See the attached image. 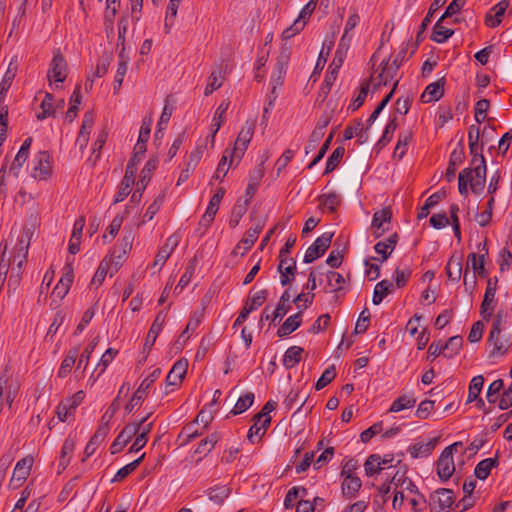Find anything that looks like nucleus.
<instances>
[{"label":"nucleus","instance_id":"nucleus-1","mask_svg":"<svg viewBox=\"0 0 512 512\" xmlns=\"http://www.w3.org/2000/svg\"><path fill=\"white\" fill-rule=\"evenodd\" d=\"M381 71L374 72L368 80H365L360 85L358 96H367L371 94H383V96H393L398 80L396 79L399 70L398 59H393L392 62L388 59L380 63Z\"/></svg>","mask_w":512,"mask_h":512},{"label":"nucleus","instance_id":"nucleus-2","mask_svg":"<svg viewBox=\"0 0 512 512\" xmlns=\"http://www.w3.org/2000/svg\"><path fill=\"white\" fill-rule=\"evenodd\" d=\"M291 56V47L287 45H283L281 47V51L279 56L277 57V61L275 64V69L271 75V93L276 94L277 88L281 87L284 82V77L286 75L287 67L289 64Z\"/></svg>","mask_w":512,"mask_h":512},{"label":"nucleus","instance_id":"nucleus-3","mask_svg":"<svg viewBox=\"0 0 512 512\" xmlns=\"http://www.w3.org/2000/svg\"><path fill=\"white\" fill-rule=\"evenodd\" d=\"M161 375V369H154L139 385L130 401L125 405L124 409L127 413H131L136 406H140L148 395V391L155 381Z\"/></svg>","mask_w":512,"mask_h":512},{"label":"nucleus","instance_id":"nucleus-4","mask_svg":"<svg viewBox=\"0 0 512 512\" xmlns=\"http://www.w3.org/2000/svg\"><path fill=\"white\" fill-rule=\"evenodd\" d=\"M462 446V442H455L446 447L438 461H437V474L442 481H447L455 471V465L453 460V453L457 450V447Z\"/></svg>","mask_w":512,"mask_h":512},{"label":"nucleus","instance_id":"nucleus-5","mask_svg":"<svg viewBox=\"0 0 512 512\" xmlns=\"http://www.w3.org/2000/svg\"><path fill=\"white\" fill-rule=\"evenodd\" d=\"M254 129L255 122L246 121L245 125L242 127L241 131L238 134V137L234 144V148L232 150H229L231 156L230 164L233 163L234 157L241 159V157L244 155L253 137Z\"/></svg>","mask_w":512,"mask_h":512},{"label":"nucleus","instance_id":"nucleus-6","mask_svg":"<svg viewBox=\"0 0 512 512\" xmlns=\"http://www.w3.org/2000/svg\"><path fill=\"white\" fill-rule=\"evenodd\" d=\"M47 77L50 85L54 83L56 86H58V83L64 82L67 77V63L59 49L54 52Z\"/></svg>","mask_w":512,"mask_h":512},{"label":"nucleus","instance_id":"nucleus-7","mask_svg":"<svg viewBox=\"0 0 512 512\" xmlns=\"http://www.w3.org/2000/svg\"><path fill=\"white\" fill-rule=\"evenodd\" d=\"M52 158L48 151H39L34 158L32 177L47 180L52 174Z\"/></svg>","mask_w":512,"mask_h":512},{"label":"nucleus","instance_id":"nucleus-8","mask_svg":"<svg viewBox=\"0 0 512 512\" xmlns=\"http://www.w3.org/2000/svg\"><path fill=\"white\" fill-rule=\"evenodd\" d=\"M333 238V233L325 232L318 237L314 243L307 249L304 256V263H312L319 257L325 254L330 247Z\"/></svg>","mask_w":512,"mask_h":512},{"label":"nucleus","instance_id":"nucleus-9","mask_svg":"<svg viewBox=\"0 0 512 512\" xmlns=\"http://www.w3.org/2000/svg\"><path fill=\"white\" fill-rule=\"evenodd\" d=\"M264 225V221L259 220L254 227L249 228V230L246 232L245 237H243L241 241L235 246L231 254L233 256H243L248 250H250L254 245L255 241L258 239V236L262 231Z\"/></svg>","mask_w":512,"mask_h":512},{"label":"nucleus","instance_id":"nucleus-10","mask_svg":"<svg viewBox=\"0 0 512 512\" xmlns=\"http://www.w3.org/2000/svg\"><path fill=\"white\" fill-rule=\"evenodd\" d=\"M497 283V277L489 278L487 281V287L480 309V314L484 320H488L494 310V299L497 290Z\"/></svg>","mask_w":512,"mask_h":512},{"label":"nucleus","instance_id":"nucleus-11","mask_svg":"<svg viewBox=\"0 0 512 512\" xmlns=\"http://www.w3.org/2000/svg\"><path fill=\"white\" fill-rule=\"evenodd\" d=\"M7 369L0 375V397L5 396L6 402L11 405L18 394L20 384L17 379L8 375Z\"/></svg>","mask_w":512,"mask_h":512},{"label":"nucleus","instance_id":"nucleus-12","mask_svg":"<svg viewBox=\"0 0 512 512\" xmlns=\"http://www.w3.org/2000/svg\"><path fill=\"white\" fill-rule=\"evenodd\" d=\"M37 225V216L31 214L25 226L23 227L22 235L18 237V244L16 248L20 252H24V258L28 256V248L30 245V241L34 235Z\"/></svg>","mask_w":512,"mask_h":512},{"label":"nucleus","instance_id":"nucleus-13","mask_svg":"<svg viewBox=\"0 0 512 512\" xmlns=\"http://www.w3.org/2000/svg\"><path fill=\"white\" fill-rule=\"evenodd\" d=\"M289 300L290 293L288 290H285L280 296L277 306H275V311L271 315L267 314L266 312L268 310V307H266L261 315V320H271L273 323H276L277 320H281L291 309Z\"/></svg>","mask_w":512,"mask_h":512},{"label":"nucleus","instance_id":"nucleus-14","mask_svg":"<svg viewBox=\"0 0 512 512\" xmlns=\"http://www.w3.org/2000/svg\"><path fill=\"white\" fill-rule=\"evenodd\" d=\"M278 259L279 264L277 270L280 273V282L282 286H286L295 279L297 272L296 260L290 257H283Z\"/></svg>","mask_w":512,"mask_h":512},{"label":"nucleus","instance_id":"nucleus-15","mask_svg":"<svg viewBox=\"0 0 512 512\" xmlns=\"http://www.w3.org/2000/svg\"><path fill=\"white\" fill-rule=\"evenodd\" d=\"M486 161L484 156H481L479 164L474 167V178L470 179L469 185L474 194H481L485 187L486 182Z\"/></svg>","mask_w":512,"mask_h":512},{"label":"nucleus","instance_id":"nucleus-16","mask_svg":"<svg viewBox=\"0 0 512 512\" xmlns=\"http://www.w3.org/2000/svg\"><path fill=\"white\" fill-rule=\"evenodd\" d=\"M135 435V426L129 423L125 425L110 446L111 454H117L121 452Z\"/></svg>","mask_w":512,"mask_h":512},{"label":"nucleus","instance_id":"nucleus-17","mask_svg":"<svg viewBox=\"0 0 512 512\" xmlns=\"http://www.w3.org/2000/svg\"><path fill=\"white\" fill-rule=\"evenodd\" d=\"M187 369L188 362L186 359L176 361L166 377V387L179 385L184 379Z\"/></svg>","mask_w":512,"mask_h":512},{"label":"nucleus","instance_id":"nucleus-18","mask_svg":"<svg viewBox=\"0 0 512 512\" xmlns=\"http://www.w3.org/2000/svg\"><path fill=\"white\" fill-rule=\"evenodd\" d=\"M179 243L178 236L172 235L167 238L165 244L159 249L153 262V267L159 266V270L166 263L170 255Z\"/></svg>","mask_w":512,"mask_h":512},{"label":"nucleus","instance_id":"nucleus-19","mask_svg":"<svg viewBox=\"0 0 512 512\" xmlns=\"http://www.w3.org/2000/svg\"><path fill=\"white\" fill-rule=\"evenodd\" d=\"M167 313L162 310L157 313L145 340L144 349L150 350L154 345L157 336L162 331L163 325L166 320Z\"/></svg>","mask_w":512,"mask_h":512},{"label":"nucleus","instance_id":"nucleus-20","mask_svg":"<svg viewBox=\"0 0 512 512\" xmlns=\"http://www.w3.org/2000/svg\"><path fill=\"white\" fill-rule=\"evenodd\" d=\"M202 154H203V150L201 147L196 148L195 150H193L190 153L189 159L186 163V167L181 171V173L178 177V180H177L178 186L181 185V183L185 182L189 178L190 173L194 171V169L196 168L200 159L202 158Z\"/></svg>","mask_w":512,"mask_h":512},{"label":"nucleus","instance_id":"nucleus-21","mask_svg":"<svg viewBox=\"0 0 512 512\" xmlns=\"http://www.w3.org/2000/svg\"><path fill=\"white\" fill-rule=\"evenodd\" d=\"M66 272L62 275L57 285L53 290V294L59 298H63L69 291L71 284L73 282V268L71 264H67L65 266Z\"/></svg>","mask_w":512,"mask_h":512},{"label":"nucleus","instance_id":"nucleus-22","mask_svg":"<svg viewBox=\"0 0 512 512\" xmlns=\"http://www.w3.org/2000/svg\"><path fill=\"white\" fill-rule=\"evenodd\" d=\"M446 0H434L432 4L430 5V8L422 20V23L419 27L418 33L416 35V46L423 41L424 39V33L428 27V25L431 23L433 14L445 4Z\"/></svg>","mask_w":512,"mask_h":512},{"label":"nucleus","instance_id":"nucleus-23","mask_svg":"<svg viewBox=\"0 0 512 512\" xmlns=\"http://www.w3.org/2000/svg\"><path fill=\"white\" fill-rule=\"evenodd\" d=\"M343 63L344 62L340 61V63L337 64V66H336L335 59L333 58L331 64L329 65L324 82L321 86L320 96H322V95L326 96L331 92V88H332L335 80L337 79L338 72H339L341 66L343 65Z\"/></svg>","mask_w":512,"mask_h":512},{"label":"nucleus","instance_id":"nucleus-24","mask_svg":"<svg viewBox=\"0 0 512 512\" xmlns=\"http://www.w3.org/2000/svg\"><path fill=\"white\" fill-rule=\"evenodd\" d=\"M302 323V311H298L296 314L289 316L284 323L279 327L277 335L279 337H285L297 330Z\"/></svg>","mask_w":512,"mask_h":512},{"label":"nucleus","instance_id":"nucleus-25","mask_svg":"<svg viewBox=\"0 0 512 512\" xmlns=\"http://www.w3.org/2000/svg\"><path fill=\"white\" fill-rule=\"evenodd\" d=\"M319 206L327 209L330 213H335L342 203V197L337 192L321 194L318 197Z\"/></svg>","mask_w":512,"mask_h":512},{"label":"nucleus","instance_id":"nucleus-26","mask_svg":"<svg viewBox=\"0 0 512 512\" xmlns=\"http://www.w3.org/2000/svg\"><path fill=\"white\" fill-rule=\"evenodd\" d=\"M229 105H230L229 101H227V100L222 101L214 113V117L212 120L213 121L212 132L210 135L212 145L214 144V139H215L217 132L219 131V129L221 128L222 124L225 121V113L228 110Z\"/></svg>","mask_w":512,"mask_h":512},{"label":"nucleus","instance_id":"nucleus-27","mask_svg":"<svg viewBox=\"0 0 512 512\" xmlns=\"http://www.w3.org/2000/svg\"><path fill=\"white\" fill-rule=\"evenodd\" d=\"M445 271L449 280L459 281L462 275V256L453 254L445 267Z\"/></svg>","mask_w":512,"mask_h":512},{"label":"nucleus","instance_id":"nucleus-28","mask_svg":"<svg viewBox=\"0 0 512 512\" xmlns=\"http://www.w3.org/2000/svg\"><path fill=\"white\" fill-rule=\"evenodd\" d=\"M498 465H499V460H498V452H497L495 457L486 458L484 460H481L475 467L474 475L479 480H485L489 476L491 469L494 467H497Z\"/></svg>","mask_w":512,"mask_h":512},{"label":"nucleus","instance_id":"nucleus-29","mask_svg":"<svg viewBox=\"0 0 512 512\" xmlns=\"http://www.w3.org/2000/svg\"><path fill=\"white\" fill-rule=\"evenodd\" d=\"M437 442V437L427 443L417 442L409 448V453L412 458L427 457L435 449Z\"/></svg>","mask_w":512,"mask_h":512},{"label":"nucleus","instance_id":"nucleus-30","mask_svg":"<svg viewBox=\"0 0 512 512\" xmlns=\"http://www.w3.org/2000/svg\"><path fill=\"white\" fill-rule=\"evenodd\" d=\"M32 464H33V459L30 458V457H25V458L19 460L16 463V466L14 468L11 482H14V481L22 482V481H24L28 477V475L30 473Z\"/></svg>","mask_w":512,"mask_h":512},{"label":"nucleus","instance_id":"nucleus-31","mask_svg":"<svg viewBox=\"0 0 512 512\" xmlns=\"http://www.w3.org/2000/svg\"><path fill=\"white\" fill-rule=\"evenodd\" d=\"M446 196L447 194L445 190H439L430 195L426 199L425 204L421 207L420 211L418 212L417 218L419 220L426 218L430 213V209L435 207L440 201L445 199Z\"/></svg>","mask_w":512,"mask_h":512},{"label":"nucleus","instance_id":"nucleus-32","mask_svg":"<svg viewBox=\"0 0 512 512\" xmlns=\"http://www.w3.org/2000/svg\"><path fill=\"white\" fill-rule=\"evenodd\" d=\"M443 20L441 16L433 27L431 39L436 43H444L454 34L452 29L442 24Z\"/></svg>","mask_w":512,"mask_h":512},{"label":"nucleus","instance_id":"nucleus-33","mask_svg":"<svg viewBox=\"0 0 512 512\" xmlns=\"http://www.w3.org/2000/svg\"><path fill=\"white\" fill-rule=\"evenodd\" d=\"M393 284L389 280H382L375 285L373 291L372 302L374 305H379L383 299L392 292Z\"/></svg>","mask_w":512,"mask_h":512},{"label":"nucleus","instance_id":"nucleus-34","mask_svg":"<svg viewBox=\"0 0 512 512\" xmlns=\"http://www.w3.org/2000/svg\"><path fill=\"white\" fill-rule=\"evenodd\" d=\"M79 353V348L70 349L65 358L63 359L60 368L58 370V377L64 378L66 377L70 371L72 366L75 364L77 356Z\"/></svg>","mask_w":512,"mask_h":512},{"label":"nucleus","instance_id":"nucleus-35","mask_svg":"<svg viewBox=\"0 0 512 512\" xmlns=\"http://www.w3.org/2000/svg\"><path fill=\"white\" fill-rule=\"evenodd\" d=\"M113 262V260H108L107 257H105L99 264L92 280H91V285H101L102 282L104 281L105 277L107 276L108 273L111 274V271L113 270V268L111 267V263Z\"/></svg>","mask_w":512,"mask_h":512},{"label":"nucleus","instance_id":"nucleus-36","mask_svg":"<svg viewBox=\"0 0 512 512\" xmlns=\"http://www.w3.org/2000/svg\"><path fill=\"white\" fill-rule=\"evenodd\" d=\"M74 448V440L71 438H66L61 447V454L59 460V468H61V470H64L69 465Z\"/></svg>","mask_w":512,"mask_h":512},{"label":"nucleus","instance_id":"nucleus-37","mask_svg":"<svg viewBox=\"0 0 512 512\" xmlns=\"http://www.w3.org/2000/svg\"><path fill=\"white\" fill-rule=\"evenodd\" d=\"M181 0H170L167 6L165 21H164V30L165 33H169L171 28L174 26L175 18L177 16V11Z\"/></svg>","mask_w":512,"mask_h":512},{"label":"nucleus","instance_id":"nucleus-38","mask_svg":"<svg viewBox=\"0 0 512 512\" xmlns=\"http://www.w3.org/2000/svg\"><path fill=\"white\" fill-rule=\"evenodd\" d=\"M362 486L360 478L356 475L344 476L342 490L344 495L354 496Z\"/></svg>","mask_w":512,"mask_h":512},{"label":"nucleus","instance_id":"nucleus-39","mask_svg":"<svg viewBox=\"0 0 512 512\" xmlns=\"http://www.w3.org/2000/svg\"><path fill=\"white\" fill-rule=\"evenodd\" d=\"M248 203L247 202H241V200H237L235 205L233 206V209L231 211V216L229 219V226L231 228H235L238 226L241 218L245 215L248 209Z\"/></svg>","mask_w":512,"mask_h":512},{"label":"nucleus","instance_id":"nucleus-40","mask_svg":"<svg viewBox=\"0 0 512 512\" xmlns=\"http://www.w3.org/2000/svg\"><path fill=\"white\" fill-rule=\"evenodd\" d=\"M303 348L299 346H292L288 348L284 354L283 365L286 368H292L301 361V354Z\"/></svg>","mask_w":512,"mask_h":512},{"label":"nucleus","instance_id":"nucleus-41","mask_svg":"<svg viewBox=\"0 0 512 512\" xmlns=\"http://www.w3.org/2000/svg\"><path fill=\"white\" fill-rule=\"evenodd\" d=\"M416 403V399L412 395H401L393 401L389 408V412L397 413L404 409L412 408Z\"/></svg>","mask_w":512,"mask_h":512},{"label":"nucleus","instance_id":"nucleus-42","mask_svg":"<svg viewBox=\"0 0 512 512\" xmlns=\"http://www.w3.org/2000/svg\"><path fill=\"white\" fill-rule=\"evenodd\" d=\"M224 76L220 69L213 70L208 77V82L205 87V96H208L209 94H212L215 90L220 88L223 84Z\"/></svg>","mask_w":512,"mask_h":512},{"label":"nucleus","instance_id":"nucleus-43","mask_svg":"<svg viewBox=\"0 0 512 512\" xmlns=\"http://www.w3.org/2000/svg\"><path fill=\"white\" fill-rule=\"evenodd\" d=\"M351 39L352 37L349 36V34L343 33L334 55L336 66L340 63V61L344 62L350 47Z\"/></svg>","mask_w":512,"mask_h":512},{"label":"nucleus","instance_id":"nucleus-44","mask_svg":"<svg viewBox=\"0 0 512 512\" xmlns=\"http://www.w3.org/2000/svg\"><path fill=\"white\" fill-rule=\"evenodd\" d=\"M392 219V211L390 207H386L374 213L371 227L382 228L385 224L390 225Z\"/></svg>","mask_w":512,"mask_h":512},{"label":"nucleus","instance_id":"nucleus-45","mask_svg":"<svg viewBox=\"0 0 512 512\" xmlns=\"http://www.w3.org/2000/svg\"><path fill=\"white\" fill-rule=\"evenodd\" d=\"M463 345V338L459 335L452 336L448 339L444 347V356L447 358H452L456 354L459 353L460 349Z\"/></svg>","mask_w":512,"mask_h":512},{"label":"nucleus","instance_id":"nucleus-46","mask_svg":"<svg viewBox=\"0 0 512 512\" xmlns=\"http://www.w3.org/2000/svg\"><path fill=\"white\" fill-rule=\"evenodd\" d=\"M438 495V504L441 510L450 508L455 503L454 493L448 488H439L435 491Z\"/></svg>","mask_w":512,"mask_h":512},{"label":"nucleus","instance_id":"nucleus-47","mask_svg":"<svg viewBox=\"0 0 512 512\" xmlns=\"http://www.w3.org/2000/svg\"><path fill=\"white\" fill-rule=\"evenodd\" d=\"M254 393L247 392L243 396H240L232 409L231 413L233 415H238L243 412H245L247 409H249L253 403H254Z\"/></svg>","mask_w":512,"mask_h":512},{"label":"nucleus","instance_id":"nucleus-48","mask_svg":"<svg viewBox=\"0 0 512 512\" xmlns=\"http://www.w3.org/2000/svg\"><path fill=\"white\" fill-rule=\"evenodd\" d=\"M56 98H43V101L40 105L41 112L36 114L38 120H44L48 117H55L57 112V107H55Z\"/></svg>","mask_w":512,"mask_h":512},{"label":"nucleus","instance_id":"nucleus-49","mask_svg":"<svg viewBox=\"0 0 512 512\" xmlns=\"http://www.w3.org/2000/svg\"><path fill=\"white\" fill-rule=\"evenodd\" d=\"M145 457V453H143L139 458L132 461L131 463L125 465L124 467L120 468L114 478L112 479V482H119L125 479L127 476H129L133 471L137 469V467L140 465V463L143 461Z\"/></svg>","mask_w":512,"mask_h":512},{"label":"nucleus","instance_id":"nucleus-50","mask_svg":"<svg viewBox=\"0 0 512 512\" xmlns=\"http://www.w3.org/2000/svg\"><path fill=\"white\" fill-rule=\"evenodd\" d=\"M231 493L230 487L227 485L215 486L209 489V499L220 505Z\"/></svg>","mask_w":512,"mask_h":512},{"label":"nucleus","instance_id":"nucleus-51","mask_svg":"<svg viewBox=\"0 0 512 512\" xmlns=\"http://www.w3.org/2000/svg\"><path fill=\"white\" fill-rule=\"evenodd\" d=\"M218 440L219 436L217 433H213L207 436L206 438L202 439L195 450V454L206 456L208 453L211 452V450L214 448Z\"/></svg>","mask_w":512,"mask_h":512},{"label":"nucleus","instance_id":"nucleus-52","mask_svg":"<svg viewBox=\"0 0 512 512\" xmlns=\"http://www.w3.org/2000/svg\"><path fill=\"white\" fill-rule=\"evenodd\" d=\"M484 377L482 375H478L472 378L469 384L468 398L467 403L474 402L478 399L479 394L483 388Z\"/></svg>","mask_w":512,"mask_h":512},{"label":"nucleus","instance_id":"nucleus-53","mask_svg":"<svg viewBox=\"0 0 512 512\" xmlns=\"http://www.w3.org/2000/svg\"><path fill=\"white\" fill-rule=\"evenodd\" d=\"M364 468L367 476H373L379 474L384 469V466H380V456L372 454L366 459Z\"/></svg>","mask_w":512,"mask_h":512},{"label":"nucleus","instance_id":"nucleus-54","mask_svg":"<svg viewBox=\"0 0 512 512\" xmlns=\"http://www.w3.org/2000/svg\"><path fill=\"white\" fill-rule=\"evenodd\" d=\"M157 165H158L157 158H151L146 162L143 170L141 171L140 180L138 183V185L141 184L142 189H145L147 183L151 179V174L157 168Z\"/></svg>","mask_w":512,"mask_h":512},{"label":"nucleus","instance_id":"nucleus-55","mask_svg":"<svg viewBox=\"0 0 512 512\" xmlns=\"http://www.w3.org/2000/svg\"><path fill=\"white\" fill-rule=\"evenodd\" d=\"M345 149L343 146L337 147L332 154L328 157L324 174H329L335 170L340 160L344 156Z\"/></svg>","mask_w":512,"mask_h":512},{"label":"nucleus","instance_id":"nucleus-56","mask_svg":"<svg viewBox=\"0 0 512 512\" xmlns=\"http://www.w3.org/2000/svg\"><path fill=\"white\" fill-rule=\"evenodd\" d=\"M111 61H112V54L104 53L99 58V60L96 64V69L92 73L91 76H93L94 78L103 77L107 73Z\"/></svg>","mask_w":512,"mask_h":512},{"label":"nucleus","instance_id":"nucleus-57","mask_svg":"<svg viewBox=\"0 0 512 512\" xmlns=\"http://www.w3.org/2000/svg\"><path fill=\"white\" fill-rule=\"evenodd\" d=\"M489 107L490 102L487 98H480V100L476 103L474 108V117L477 123L481 124L486 120Z\"/></svg>","mask_w":512,"mask_h":512},{"label":"nucleus","instance_id":"nucleus-58","mask_svg":"<svg viewBox=\"0 0 512 512\" xmlns=\"http://www.w3.org/2000/svg\"><path fill=\"white\" fill-rule=\"evenodd\" d=\"M412 139V133L408 132L406 134L399 135L397 145L394 149L393 156L398 159H402L406 154L408 143Z\"/></svg>","mask_w":512,"mask_h":512},{"label":"nucleus","instance_id":"nucleus-59","mask_svg":"<svg viewBox=\"0 0 512 512\" xmlns=\"http://www.w3.org/2000/svg\"><path fill=\"white\" fill-rule=\"evenodd\" d=\"M336 377V368L335 365H331L322 373L320 378L317 380L315 384V389L317 391L323 389L328 384H330L334 378Z\"/></svg>","mask_w":512,"mask_h":512},{"label":"nucleus","instance_id":"nucleus-60","mask_svg":"<svg viewBox=\"0 0 512 512\" xmlns=\"http://www.w3.org/2000/svg\"><path fill=\"white\" fill-rule=\"evenodd\" d=\"M17 72V67H12V63L9 64L8 69L0 83V96H4L12 85Z\"/></svg>","mask_w":512,"mask_h":512},{"label":"nucleus","instance_id":"nucleus-61","mask_svg":"<svg viewBox=\"0 0 512 512\" xmlns=\"http://www.w3.org/2000/svg\"><path fill=\"white\" fill-rule=\"evenodd\" d=\"M396 128H397V123H396V119L394 118L387 123L381 138L379 139V141L376 144V146L379 149L383 148L390 142Z\"/></svg>","mask_w":512,"mask_h":512},{"label":"nucleus","instance_id":"nucleus-62","mask_svg":"<svg viewBox=\"0 0 512 512\" xmlns=\"http://www.w3.org/2000/svg\"><path fill=\"white\" fill-rule=\"evenodd\" d=\"M445 83H446L445 79L441 78V79L437 80L436 82L429 84L425 88V90L423 91L421 96H443L444 92H445V89H444Z\"/></svg>","mask_w":512,"mask_h":512},{"label":"nucleus","instance_id":"nucleus-63","mask_svg":"<svg viewBox=\"0 0 512 512\" xmlns=\"http://www.w3.org/2000/svg\"><path fill=\"white\" fill-rule=\"evenodd\" d=\"M120 408V401H119V395L112 401L111 405L108 407V409L103 414L100 425L104 427H110V421L114 417L115 413Z\"/></svg>","mask_w":512,"mask_h":512},{"label":"nucleus","instance_id":"nucleus-64","mask_svg":"<svg viewBox=\"0 0 512 512\" xmlns=\"http://www.w3.org/2000/svg\"><path fill=\"white\" fill-rule=\"evenodd\" d=\"M267 296L268 291L266 289H262L248 297L246 303L249 304V306H251L254 310H256L265 303Z\"/></svg>","mask_w":512,"mask_h":512}]
</instances>
